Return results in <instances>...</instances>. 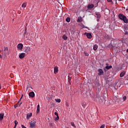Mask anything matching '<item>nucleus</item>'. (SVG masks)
<instances>
[{"instance_id":"obj_39","label":"nucleus","mask_w":128,"mask_h":128,"mask_svg":"<svg viewBox=\"0 0 128 128\" xmlns=\"http://www.w3.org/2000/svg\"><path fill=\"white\" fill-rule=\"evenodd\" d=\"M128 34V32L126 31H125L124 34Z\"/></svg>"},{"instance_id":"obj_50","label":"nucleus","mask_w":128,"mask_h":128,"mask_svg":"<svg viewBox=\"0 0 128 128\" xmlns=\"http://www.w3.org/2000/svg\"><path fill=\"white\" fill-rule=\"evenodd\" d=\"M119 0V2H120L122 0Z\"/></svg>"},{"instance_id":"obj_18","label":"nucleus","mask_w":128,"mask_h":128,"mask_svg":"<svg viewBox=\"0 0 128 128\" xmlns=\"http://www.w3.org/2000/svg\"><path fill=\"white\" fill-rule=\"evenodd\" d=\"M66 22H70V17H68L66 20Z\"/></svg>"},{"instance_id":"obj_40","label":"nucleus","mask_w":128,"mask_h":128,"mask_svg":"<svg viewBox=\"0 0 128 128\" xmlns=\"http://www.w3.org/2000/svg\"><path fill=\"white\" fill-rule=\"evenodd\" d=\"M113 2H114L115 4H116V0H113Z\"/></svg>"},{"instance_id":"obj_36","label":"nucleus","mask_w":128,"mask_h":128,"mask_svg":"<svg viewBox=\"0 0 128 128\" xmlns=\"http://www.w3.org/2000/svg\"><path fill=\"white\" fill-rule=\"evenodd\" d=\"M54 114H55V116H58V112H54Z\"/></svg>"},{"instance_id":"obj_25","label":"nucleus","mask_w":128,"mask_h":128,"mask_svg":"<svg viewBox=\"0 0 128 128\" xmlns=\"http://www.w3.org/2000/svg\"><path fill=\"white\" fill-rule=\"evenodd\" d=\"M26 3H24L22 4V8H26Z\"/></svg>"},{"instance_id":"obj_2","label":"nucleus","mask_w":128,"mask_h":128,"mask_svg":"<svg viewBox=\"0 0 128 128\" xmlns=\"http://www.w3.org/2000/svg\"><path fill=\"white\" fill-rule=\"evenodd\" d=\"M36 120H34L30 123V128H33L36 127Z\"/></svg>"},{"instance_id":"obj_38","label":"nucleus","mask_w":128,"mask_h":128,"mask_svg":"<svg viewBox=\"0 0 128 128\" xmlns=\"http://www.w3.org/2000/svg\"><path fill=\"white\" fill-rule=\"evenodd\" d=\"M49 126H52V123H50V124H49Z\"/></svg>"},{"instance_id":"obj_8","label":"nucleus","mask_w":128,"mask_h":128,"mask_svg":"<svg viewBox=\"0 0 128 128\" xmlns=\"http://www.w3.org/2000/svg\"><path fill=\"white\" fill-rule=\"evenodd\" d=\"M24 46V45L22 44H19L17 48H18V50H22V47Z\"/></svg>"},{"instance_id":"obj_15","label":"nucleus","mask_w":128,"mask_h":128,"mask_svg":"<svg viewBox=\"0 0 128 128\" xmlns=\"http://www.w3.org/2000/svg\"><path fill=\"white\" fill-rule=\"evenodd\" d=\"M4 113L0 114V120H4Z\"/></svg>"},{"instance_id":"obj_11","label":"nucleus","mask_w":128,"mask_h":128,"mask_svg":"<svg viewBox=\"0 0 128 128\" xmlns=\"http://www.w3.org/2000/svg\"><path fill=\"white\" fill-rule=\"evenodd\" d=\"M25 56H26V54H24V53H21L20 54V56H19V58H20L22 60V58H24Z\"/></svg>"},{"instance_id":"obj_28","label":"nucleus","mask_w":128,"mask_h":128,"mask_svg":"<svg viewBox=\"0 0 128 128\" xmlns=\"http://www.w3.org/2000/svg\"><path fill=\"white\" fill-rule=\"evenodd\" d=\"M60 120V116H56V118L55 119V120Z\"/></svg>"},{"instance_id":"obj_12","label":"nucleus","mask_w":128,"mask_h":128,"mask_svg":"<svg viewBox=\"0 0 128 128\" xmlns=\"http://www.w3.org/2000/svg\"><path fill=\"white\" fill-rule=\"evenodd\" d=\"M30 51V48L28 46L26 48V50H24V52L26 54H28V52Z\"/></svg>"},{"instance_id":"obj_37","label":"nucleus","mask_w":128,"mask_h":128,"mask_svg":"<svg viewBox=\"0 0 128 128\" xmlns=\"http://www.w3.org/2000/svg\"><path fill=\"white\" fill-rule=\"evenodd\" d=\"M22 98H20V100L18 102V104H20V100H22Z\"/></svg>"},{"instance_id":"obj_47","label":"nucleus","mask_w":128,"mask_h":128,"mask_svg":"<svg viewBox=\"0 0 128 128\" xmlns=\"http://www.w3.org/2000/svg\"><path fill=\"white\" fill-rule=\"evenodd\" d=\"M0 88H2V85L0 84Z\"/></svg>"},{"instance_id":"obj_5","label":"nucleus","mask_w":128,"mask_h":128,"mask_svg":"<svg viewBox=\"0 0 128 128\" xmlns=\"http://www.w3.org/2000/svg\"><path fill=\"white\" fill-rule=\"evenodd\" d=\"M98 72H99L98 73V76H102V74H104V70H102V69L99 68Z\"/></svg>"},{"instance_id":"obj_23","label":"nucleus","mask_w":128,"mask_h":128,"mask_svg":"<svg viewBox=\"0 0 128 128\" xmlns=\"http://www.w3.org/2000/svg\"><path fill=\"white\" fill-rule=\"evenodd\" d=\"M55 100L56 102H60V99H56Z\"/></svg>"},{"instance_id":"obj_32","label":"nucleus","mask_w":128,"mask_h":128,"mask_svg":"<svg viewBox=\"0 0 128 128\" xmlns=\"http://www.w3.org/2000/svg\"><path fill=\"white\" fill-rule=\"evenodd\" d=\"M106 11L107 12L108 14H110V11L108 9H106Z\"/></svg>"},{"instance_id":"obj_27","label":"nucleus","mask_w":128,"mask_h":128,"mask_svg":"<svg viewBox=\"0 0 128 128\" xmlns=\"http://www.w3.org/2000/svg\"><path fill=\"white\" fill-rule=\"evenodd\" d=\"M84 54L86 56H88V53L84 52Z\"/></svg>"},{"instance_id":"obj_4","label":"nucleus","mask_w":128,"mask_h":128,"mask_svg":"<svg viewBox=\"0 0 128 128\" xmlns=\"http://www.w3.org/2000/svg\"><path fill=\"white\" fill-rule=\"evenodd\" d=\"M4 54H10V52H8V47L4 46Z\"/></svg>"},{"instance_id":"obj_21","label":"nucleus","mask_w":128,"mask_h":128,"mask_svg":"<svg viewBox=\"0 0 128 128\" xmlns=\"http://www.w3.org/2000/svg\"><path fill=\"white\" fill-rule=\"evenodd\" d=\"M36 112H37V114H38V112H40V104H38L37 106Z\"/></svg>"},{"instance_id":"obj_10","label":"nucleus","mask_w":128,"mask_h":128,"mask_svg":"<svg viewBox=\"0 0 128 128\" xmlns=\"http://www.w3.org/2000/svg\"><path fill=\"white\" fill-rule=\"evenodd\" d=\"M58 72V67L55 66L54 68V74H56Z\"/></svg>"},{"instance_id":"obj_35","label":"nucleus","mask_w":128,"mask_h":128,"mask_svg":"<svg viewBox=\"0 0 128 128\" xmlns=\"http://www.w3.org/2000/svg\"><path fill=\"white\" fill-rule=\"evenodd\" d=\"M66 106H68V102H66Z\"/></svg>"},{"instance_id":"obj_26","label":"nucleus","mask_w":128,"mask_h":128,"mask_svg":"<svg viewBox=\"0 0 128 128\" xmlns=\"http://www.w3.org/2000/svg\"><path fill=\"white\" fill-rule=\"evenodd\" d=\"M18 104H20V103L18 102L17 104L14 105V108H16L17 106H18Z\"/></svg>"},{"instance_id":"obj_9","label":"nucleus","mask_w":128,"mask_h":128,"mask_svg":"<svg viewBox=\"0 0 128 128\" xmlns=\"http://www.w3.org/2000/svg\"><path fill=\"white\" fill-rule=\"evenodd\" d=\"M95 14H96V17L97 18L100 19V18H102V16L98 12H96Z\"/></svg>"},{"instance_id":"obj_20","label":"nucleus","mask_w":128,"mask_h":128,"mask_svg":"<svg viewBox=\"0 0 128 128\" xmlns=\"http://www.w3.org/2000/svg\"><path fill=\"white\" fill-rule=\"evenodd\" d=\"M62 38L64 39V40H68V36H66V34L63 35Z\"/></svg>"},{"instance_id":"obj_1","label":"nucleus","mask_w":128,"mask_h":128,"mask_svg":"<svg viewBox=\"0 0 128 128\" xmlns=\"http://www.w3.org/2000/svg\"><path fill=\"white\" fill-rule=\"evenodd\" d=\"M118 18L120 20H123V22L125 24H128V18H126V16H124V14L120 13L118 15Z\"/></svg>"},{"instance_id":"obj_34","label":"nucleus","mask_w":128,"mask_h":128,"mask_svg":"<svg viewBox=\"0 0 128 128\" xmlns=\"http://www.w3.org/2000/svg\"><path fill=\"white\" fill-rule=\"evenodd\" d=\"M24 30H25V32H24V34H26V30H27L26 27H25Z\"/></svg>"},{"instance_id":"obj_41","label":"nucleus","mask_w":128,"mask_h":128,"mask_svg":"<svg viewBox=\"0 0 128 128\" xmlns=\"http://www.w3.org/2000/svg\"><path fill=\"white\" fill-rule=\"evenodd\" d=\"M24 98V94H22L21 98Z\"/></svg>"},{"instance_id":"obj_33","label":"nucleus","mask_w":128,"mask_h":128,"mask_svg":"<svg viewBox=\"0 0 128 128\" xmlns=\"http://www.w3.org/2000/svg\"><path fill=\"white\" fill-rule=\"evenodd\" d=\"M123 100H126V96H124L123 97Z\"/></svg>"},{"instance_id":"obj_7","label":"nucleus","mask_w":128,"mask_h":128,"mask_svg":"<svg viewBox=\"0 0 128 128\" xmlns=\"http://www.w3.org/2000/svg\"><path fill=\"white\" fill-rule=\"evenodd\" d=\"M28 96H30V98H34V92H30L28 94Z\"/></svg>"},{"instance_id":"obj_6","label":"nucleus","mask_w":128,"mask_h":128,"mask_svg":"<svg viewBox=\"0 0 128 128\" xmlns=\"http://www.w3.org/2000/svg\"><path fill=\"white\" fill-rule=\"evenodd\" d=\"M87 8L88 10H92V8H94V4H88Z\"/></svg>"},{"instance_id":"obj_51","label":"nucleus","mask_w":128,"mask_h":128,"mask_svg":"<svg viewBox=\"0 0 128 128\" xmlns=\"http://www.w3.org/2000/svg\"><path fill=\"white\" fill-rule=\"evenodd\" d=\"M128 10V8H126V10Z\"/></svg>"},{"instance_id":"obj_19","label":"nucleus","mask_w":128,"mask_h":128,"mask_svg":"<svg viewBox=\"0 0 128 128\" xmlns=\"http://www.w3.org/2000/svg\"><path fill=\"white\" fill-rule=\"evenodd\" d=\"M82 22V18H78V19L77 20V22Z\"/></svg>"},{"instance_id":"obj_45","label":"nucleus","mask_w":128,"mask_h":128,"mask_svg":"<svg viewBox=\"0 0 128 128\" xmlns=\"http://www.w3.org/2000/svg\"><path fill=\"white\" fill-rule=\"evenodd\" d=\"M21 104H22V102H20V104H19V106H20Z\"/></svg>"},{"instance_id":"obj_42","label":"nucleus","mask_w":128,"mask_h":128,"mask_svg":"<svg viewBox=\"0 0 128 128\" xmlns=\"http://www.w3.org/2000/svg\"><path fill=\"white\" fill-rule=\"evenodd\" d=\"M110 44H111V46H113V47L114 46V45L112 44V42L110 43Z\"/></svg>"},{"instance_id":"obj_44","label":"nucleus","mask_w":128,"mask_h":128,"mask_svg":"<svg viewBox=\"0 0 128 128\" xmlns=\"http://www.w3.org/2000/svg\"><path fill=\"white\" fill-rule=\"evenodd\" d=\"M106 66H108V64L106 63Z\"/></svg>"},{"instance_id":"obj_46","label":"nucleus","mask_w":128,"mask_h":128,"mask_svg":"<svg viewBox=\"0 0 128 128\" xmlns=\"http://www.w3.org/2000/svg\"><path fill=\"white\" fill-rule=\"evenodd\" d=\"M16 128V125H14V128Z\"/></svg>"},{"instance_id":"obj_3","label":"nucleus","mask_w":128,"mask_h":128,"mask_svg":"<svg viewBox=\"0 0 128 128\" xmlns=\"http://www.w3.org/2000/svg\"><path fill=\"white\" fill-rule=\"evenodd\" d=\"M84 36H86L88 38H92V33H90V32H85L84 33Z\"/></svg>"},{"instance_id":"obj_24","label":"nucleus","mask_w":128,"mask_h":128,"mask_svg":"<svg viewBox=\"0 0 128 128\" xmlns=\"http://www.w3.org/2000/svg\"><path fill=\"white\" fill-rule=\"evenodd\" d=\"M107 2H112V4H114V2H112V0H107Z\"/></svg>"},{"instance_id":"obj_29","label":"nucleus","mask_w":128,"mask_h":128,"mask_svg":"<svg viewBox=\"0 0 128 128\" xmlns=\"http://www.w3.org/2000/svg\"><path fill=\"white\" fill-rule=\"evenodd\" d=\"M18 121L15 120V121H14V124H15V126H18Z\"/></svg>"},{"instance_id":"obj_48","label":"nucleus","mask_w":128,"mask_h":128,"mask_svg":"<svg viewBox=\"0 0 128 128\" xmlns=\"http://www.w3.org/2000/svg\"><path fill=\"white\" fill-rule=\"evenodd\" d=\"M0 58H2V55H0Z\"/></svg>"},{"instance_id":"obj_22","label":"nucleus","mask_w":128,"mask_h":128,"mask_svg":"<svg viewBox=\"0 0 128 128\" xmlns=\"http://www.w3.org/2000/svg\"><path fill=\"white\" fill-rule=\"evenodd\" d=\"M70 124L72 126H74V128H76V125H74V122H71Z\"/></svg>"},{"instance_id":"obj_13","label":"nucleus","mask_w":128,"mask_h":128,"mask_svg":"<svg viewBox=\"0 0 128 128\" xmlns=\"http://www.w3.org/2000/svg\"><path fill=\"white\" fill-rule=\"evenodd\" d=\"M32 116V113L30 112L28 114H26V118L27 120H28Z\"/></svg>"},{"instance_id":"obj_14","label":"nucleus","mask_w":128,"mask_h":128,"mask_svg":"<svg viewBox=\"0 0 128 128\" xmlns=\"http://www.w3.org/2000/svg\"><path fill=\"white\" fill-rule=\"evenodd\" d=\"M124 74H126V72L123 71L122 72L120 75V78H122V76H124Z\"/></svg>"},{"instance_id":"obj_31","label":"nucleus","mask_w":128,"mask_h":128,"mask_svg":"<svg viewBox=\"0 0 128 128\" xmlns=\"http://www.w3.org/2000/svg\"><path fill=\"white\" fill-rule=\"evenodd\" d=\"M68 82H70V80H72V78L70 77V76H68Z\"/></svg>"},{"instance_id":"obj_17","label":"nucleus","mask_w":128,"mask_h":128,"mask_svg":"<svg viewBox=\"0 0 128 128\" xmlns=\"http://www.w3.org/2000/svg\"><path fill=\"white\" fill-rule=\"evenodd\" d=\"M112 68V66H106L105 67V68H106V70H110V68Z\"/></svg>"},{"instance_id":"obj_49","label":"nucleus","mask_w":128,"mask_h":128,"mask_svg":"<svg viewBox=\"0 0 128 128\" xmlns=\"http://www.w3.org/2000/svg\"><path fill=\"white\" fill-rule=\"evenodd\" d=\"M126 52L128 53V49H127V50H126Z\"/></svg>"},{"instance_id":"obj_30","label":"nucleus","mask_w":128,"mask_h":128,"mask_svg":"<svg viewBox=\"0 0 128 128\" xmlns=\"http://www.w3.org/2000/svg\"><path fill=\"white\" fill-rule=\"evenodd\" d=\"M30 88H32V86L30 85L27 86L26 90H28Z\"/></svg>"},{"instance_id":"obj_52","label":"nucleus","mask_w":128,"mask_h":128,"mask_svg":"<svg viewBox=\"0 0 128 128\" xmlns=\"http://www.w3.org/2000/svg\"><path fill=\"white\" fill-rule=\"evenodd\" d=\"M98 2H97V6H98Z\"/></svg>"},{"instance_id":"obj_16","label":"nucleus","mask_w":128,"mask_h":128,"mask_svg":"<svg viewBox=\"0 0 128 128\" xmlns=\"http://www.w3.org/2000/svg\"><path fill=\"white\" fill-rule=\"evenodd\" d=\"M98 45L97 44H94V48H93L94 50H98Z\"/></svg>"},{"instance_id":"obj_43","label":"nucleus","mask_w":128,"mask_h":128,"mask_svg":"<svg viewBox=\"0 0 128 128\" xmlns=\"http://www.w3.org/2000/svg\"><path fill=\"white\" fill-rule=\"evenodd\" d=\"M82 26H83V28H87L84 26V24H82Z\"/></svg>"}]
</instances>
